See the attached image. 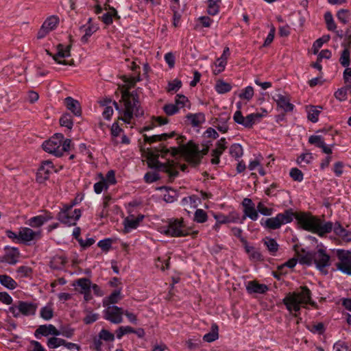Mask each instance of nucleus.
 <instances>
[{
    "instance_id": "f257e3e1",
    "label": "nucleus",
    "mask_w": 351,
    "mask_h": 351,
    "mask_svg": "<svg viewBox=\"0 0 351 351\" xmlns=\"http://www.w3.org/2000/svg\"><path fill=\"white\" fill-rule=\"evenodd\" d=\"M176 140L179 145L178 147H171L170 149H168L162 147L160 149L161 154L167 155L169 153L172 156L181 154L189 163L195 166L200 163L203 156L208 152V147H206L200 150L198 145L191 141L186 145H182V143L184 140V136H179Z\"/></svg>"
},
{
    "instance_id": "f03ea898",
    "label": "nucleus",
    "mask_w": 351,
    "mask_h": 351,
    "mask_svg": "<svg viewBox=\"0 0 351 351\" xmlns=\"http://www.w3.org/2000/svg\"><path fill=\"white\" fill-rule=\"evenodd\" d=\"M119 102L120 105L114 101V105L121 116V119L126 123H130L134 117H138L144 113L136 90L132 92L124 90Z\"/></svg>"
},
{
    "instance_id": "7ed1b4c3",
    "label": "nucleus",
    "mask_w": 351,
    "mask_h": 351,
    "mask_svg": "<svg viewBox=\"0 0 351 351\" xmlns=\"http://www.w3.org/2000/svg\"><path fill=\"white\" fill-rule=\"evenodd\" d=\"M293 217L304 230L317 233L321 237L330 232L332 229L331 221H324L308 213H294Z\"/></svg>"
},
{
    "instance_id": "20e7f679",
    "label": "nucleus",
    "mask_w": 351,
    "mask_h": 351,
    "mask_svg": "<svg viewBox=\"0 0 351 351\" xmlns=\"http://www.w3.org/2000/svg\"><path fill=\"white\" fill-rule=\"evenodd\" d=\"M283 303L290 312H298L302 306L306 304L317 308V304L311 300V291L306 286L300 287L298 291L289 293L283 299Z\"/></svg>"
},
{
    "instance_id": "39448f33",
    "label": "nucleus",
    "mask_w": 351,
    "mask_h": 351,
    "mask_svg": "<svg viewBox=\"0 0 351 351\" xmlns=\"http://www.w3.org/2000/svg\"><path fill=\"white\" fill-rule=\"evenodd\" d=\"M294 213L292 209H288L285 212L278 213L276 217H271L261 221V225L269 230H276L282 225L289 223L293 219Z\"/></svg>"
},
{
    "instance_id": "423d86ee",
    "label": "nucleus",
    "mask_w": 351,
    "mask_h": 351,
    "mask_svg": "<svg viewBox=\"0 0 351 351\" xmlns=\"http://www.w3.org/2000/svg\"><path fill=\"white\" fill-rule=\"evenodd\" d=\"M74 204L64 205L58 214V219L67 226H74L80 218L82 213L80 209L73 210Z\"/></svg>"
},
{
    "instance_id": "0eeeda50",
    "label": "nucleus",
    "mask_w": 351,
    "mask_h": 351,
    "mask_svg": "<svg viewBox=\"0 0 351 351\" xmlns=\"http://www.w3.org/2000/svg\"><path fill=\"white\" fill-rule=\"evenodd\" d=\"M313 263L316 267L323 274H327L326 267L330 265V256L326 253V249L322 244L317 245V250L313 252Z\"/></svg>"
},
{
    "instance_id": "6e6552de",
    "label": "nucleus",
    "mask_w": 351,
    "mask_h": 351,
    "mask_svg": "<svg viewBox=\"0 0 351 351\" xmlns=\"http://www.w3.org/2000/svg\"><path fill=\"white\" fill-rule=\"evenodd\" d=\"M36 308L37 305L33 302L19 301L9 308V313L14 317H19L21 315L29 316L35 315Z\"/></svg>"
},
{
    "instance_id": "1a4fd4ad",
    "label": "nucleus",
    "mask_w": 351,
    "mask_h": 351,
    "mask_svg": "<svg viewBox=\"0 0 351 351\" xmlns=\"http://www.w3.org/2000/svg\"><path fill=\"white\" fill-rule=\"evenodd\" d=\"M338 263L337 269L344 274L351 276V251L338 249L336 251Z\"/></svg>"
},
{
    "instance_id": "9d476101",
    "label": "nucleus",
    "mask_w": 351,
    "mask_h": 351,
    "mask_svg": "<svg viewBox=\"0 0 351 351\" xmlns=\"http://www.w3.org/2000/svg\"><path fill=\"white\" fill-rule=\"evenodd\" d=\"M64 139V135L60 133L55 134L48 141H45L42 147L43 149L51 154H53L57 157L62 156V152H60V147Z\"/></svg>"
},
{
    "instance_id": "9b49d317",
    "label": "nucleus",
    "mask_w": 351,
    "mask_h": 351,
    "mask_svg": "<svg viewBox=\"0 0 351 351\" xmlns=\"http://www.w3.org/2000/svg\"><path fill=\"white\" fill-rule=\"evenodd\" d=\"M263 117L260 113H252L246 117H243L240 110L236 111L233 116L234 121L240 125H242L245 128H250L257 122L261 121V119Z\"/></svg>"
},
{
    "instance_id": "f8f14e48",
    "label": "nucleus",
    "mask_w": 351,
    "mask_h": 351,
    "mask_svg": "<svg viewBox=\"0 0 351 351\" xmlns=\"http://www.w3.org/2000/svg\"><path fill=\"white\" fill-rule=\"evenodd\" d=\"M147 165L149 167L152 169L167 173L171 178L176 177L178 173V172L174 169L173 165L169 162H160L157 158L154 156L148 158Z\"/></svg>"
},
{
    "instance_id": "ddd939ff",
    "label": "nucleus",
    "mask_w": 351,
    "mask_h": 351,
    "mask_svg": "<svg viewBox=\"0 0 351 351\" xmlns=\"http://www.w3.org/2000/svg\"><path fill=\"white\" fill-rule=\"evenodd\" d=\"M165 234L171 237H180L186 236L189 233L184 228L182 219H174L169 223Z\"/></svg>"
},
{
    "instance_id": "4468645a",
    "label": "nucleus",
    "mask_w": 351,
    "mask_h": 351,
    "mask_svg": "<svg viewBox=\"0 0 351 351\" xmlns=\"http://www.w3.org/2000/svg\"><path fill=\"white\" fill-rule=\"evenodd\" d=\"M104 311V318L113 324H120L123 322V311L117 306H109Z\"/></svg>"
},
{
    "instance_id": "2eb2a0df",
    "label": "nucleus",
    "mask_w": 351,
    "mask_h": 351,
    "mask_svg": "<svg viewBox=\"0 0 351 351\" xmlns=\"http://www.w3.org/2000/svg\"><path fill=\"white\" fill-rule=\"evenodd\" d=\"M5 252L1 258V263H6L10 265H15L18 263L20 252L17 247L6 246L4 248Z\"/></svg>"
},
{
    "instance_id": "dca6fc26",
    "label": "nucleus",
    "mask_w": 351,
    "mask_h": 351,
    "mask_svg": "<svg viewBox=\"0 0 351 351\" xmlns=\"http://www.w3.org/2000/svg\"><path fill=\"white\" fill-rule=\"evenodd\" d=\"M41 232L34 231L29 228L22 227L19 229V240L23 243H27L33 240L38 239L40 238Z\"/></svg>"
},
{
    "instance_id": "f3484780",
    "label": "nucleus",
    "mask_w": 351,
    "mask_h": 351,
    "mask_svg": "<svg viewBox=\"0 0 351 351\" xmlns=\"http://www.w3.org/2000/svg\"><path fill=\"white\" fill-rule=\"evenodd\" d=\"M53 170V165L50 160H45L42 162V165L38 169L36 179L38 182H42L47 180L49 175Z\"/></svg>"
},
{
    "instance_id": "a211bd4d",
    "label": "nucleus",
    "mask_w": 351,
    "mask_h": 351,
    "mask_svg": "<svg viewBox=\"0 0 351 351\" xmlns=\"http://www.w3.org/2000/svg\"><path fill=\"white\" fill-rule=\"evenodd\" d=\"M299 263L302 265H311L313 261V252L306 251L304 248H300L298 245L294 246Z\"/></svg>"
},
{
    "instance_id": "6ab92c4d",
    "label": "nucleus",
    "mask_w": 351,
    "mask_h": 351,
    "mask_svg": "<svg viewBox=\"0 0 351 351\" xmlns=\"http://www.w3.org/2000/svg\"><path fill=\"white\" fill-rule=\"evenodd\" d=\"M34 335L36 338H38L39 335L44 337L49 335L59 336L60 330L52 324L40 325L36 330Z\"/></svg>"
},
{
    "instance_id": "aec40b11",
    "label": "nucleus",
    "mask_w": 351,
    "mask_h": 351,
    "mask_svg": "<svg viewBox=\"0 0 351 351\" xmlns=\"http://www.w3.org/2000/svg\"><path fill=\"white\" fill-rule=\"evenodd\" d=\"M71 46L68 45L65 47L62 44H59L57 47V53L53 56V59L60 64L66 65L68 64L67 61L61 60L60 58H65L71 56L70 53Z\"/></svg>"
},
{
    "instance_id": "412c9836",
    "label": "nucleus",
    "mask_w": 351,
    "mask_h": 351,
    "mask_svg": "<svg viewBox=\"0 0 351 351\" xmlns=\"http://www.w3.org/2000/svg\"><path fill=\"white\" fill-rule=\"evenodd\" d=\"M53 219V216L50 213L45 212L43 215H37L30 218L27 224L32 228H39L45 223Z\"/></svg>"
},
{
    "instance_id": "4be33fe9",
    "label": "nucleus",
    "mask_w": 351,
    "mask_h": 351,
    "mask_svg": "<svg viewBox=\"0 0 351 351\" xmlns=\"http://www.w3.org/2000/svg\"><path fill=\"white\" fill-rule=\"evenodd\" d=\"M227 148V142L225 138H221L216 143V148L213 150L212 156L213 158L211 162L213 165H217L219 163V157L223 154V151Z\"/></svg>"
},
{
    "instance_id": "5701e85b",
    "label": "nucleus",
    "mask_w": 351,
    "mask_h": 351,
    "mask_svg": "<svg viewBox=\"0 0 351 351\" xmlns=\"http://www.w3.org/2000/svg\"><path fill=\"white\" fill-rule=\"evenodd\" d=\"M308 143L321 148L322 152L326 154H332L331 148L326 145L324 138L320 135H311L308 138Z\"/></svg>"
},
{
    "instance_id": "b1692460",
    "label": "nucleus",
    "mask_w": 351,
    "mask_h": 351,
    "mask_svg": "<svg viewBox=\"0 0 351 351\" xmlns=\"http://www.w3.org/2000/svg\"><path fill=\"white\" fill-rule=\"evenodd\" d=\"M274 99L278 106L282 109L284 112H288L293 110L294 106L290 103V99L287 96L278 94Z\"/></svg>"
},
{
    "instance_id": "393cba45",
    "label": "nucleus",
    "mask_w": 351,
    "mask_h": 351,
    "mask_svg": "<svg viewBox=\"0 0 351 351\" xmlns=\"http://www.w3.org/2000/svg\"><path fill=\"white\" fill-rule=\"evenodd\" d=\"M64 104L66 108L70 110L75 116L80 117L82 114V109L79 101L71 97L64 99Z\"/></svg>"
},
{
    "instance_id": "a878e982",
    "label": "nucleus",
    "mask_w": 351,
    "mask_h": 351,
    "mask_svg": "<svg viewBox=\"0 0 351 351\" xmlns=\"http://www.w3.org/2000/svg\"><path fill=\"white\" fill-rule=\"evenodd\" d=\"M247 291L252 293H265L267 291L268 287L264 284H259L256 281H249L246 285Z\"/></svg>"
},
{
    "instance_id": "bb28decb",
    "label": "nucleus",
    "mask_w": 351,
    "mask_h": 351,
    "mask_svg": "<svg viewBox=\"0 0 351 351\" xmlns=\"http://www.w3.org/2000/svg\"><path fill=\"white\" fill-rule=\"evenodd\" d=\"M144 216L142 215L134 217L133 215L126 217L123 221L124 228L125 232H129L132 229H135L139 225V223L143 219Z\"/></svg>"
},
{
    "instance_id": "cd10ccee",
    "label": "nucleus",
    "mask_w": 351,
    "mask_h": 351,
    "mask_svg": "<svg viewBox=\"0 0 351 351\" xmlns=\"http://www.w3.org/2000/svg\"><path fill=\"white\" fill-rule=\"evenodd\" d=\"M262 242L267 247V250L271 255L275 256L279 248V245L274 239L266 237L262 239Z\"/></svg>"
},
{
    "instance_id": "c85d7f7f",
    "label": "nucleus",
    "mask_w": 351,
    "mask_h": 351,
    "mask_svg": "<svg viewBox=\"0 0 351 351\" xmlns=\"http://www.w3.org/2000/svg\"><path fill=\"white\" fill-rule=\"evenodd\" d=\"M176 134L175 132H172L169 134L164 133L162 134L153 135L151 136L144 134L143 138L145 142L148 143H152L157 141H165L167 139V138H172L174 136H176Z\"/></svg>"
},
{
    "instance_id": "c756f323",
    "label": "nucleus",
    "mask_w": 351,
    "mask_h": 351,
    "mask_svg": "<svg viewBox=\"0 0 351 351\" xmlns=\"http://www.w3.org/2000/svg\"><path fill=\"white\" fill-rule=\"evenodd\" d=\"M321 109H322V107L319 106H311L307 107L306 111L308 119L313 123L317 122L319 116L321 113Z\"/></svg>"
},
{
    "instance_id": "7c9ffc66",
    "label": "nucleus",
    "mask_w": 351,
    "mask_h": 351,
    "mask_svg": "<svg viewBox=\"0 0 351 351\" xmlns=\"http://www.w3.org/2000/svg\"><path fill=\"white\" fill-rule=\"evenodd\" d=\"M187 120H189L191 123V124L193 127H198L202 123H204L205 119V115L204 113L199 112L195 114H188L186 116Z\"/></svg>"
},
{
    "instance_id": "2f4dec72",
    "label": "nucleus",
    "mask_w": 351,
    "mask_h": 351,
    "mask_svg": "<svg viewBox=\"0 0 351 351\" xmlns=\"http://www.w3.org/2000/svg\"><path fill=\"white\" fill-rule=\"evenodd\" d=\"M0 284L10 290L16 289L18 286L17 282L12 278L6 274L0 275Z\"/></svg>"
},
{
    "instance_id": "473e14b6",
    "label": "nucleus",
    "mask_w": 351,
    "mask_h": 351,
    "mask_svg": "<svg viewBox=\"0 0 351 351\" xmlns=\"http://www.w3.org/2000/svg\"><path fill=\"white\" fill-rule=\"evenodd\" d=\"M121 299V290H114L108 297L103 300L104 306H109L110 304L117 303Z\"/></svg>"
},
{
    "instance_id": "72a5a7b5",
    "label": "nucleus",
    "mask_w": 351,
    "mask_h": 351,
    "mask_svg": "<svg viewBox=\"0 0 351 351\" xmlns=\"http://www.w3.org/2000/svg\"><path fill=\"white\" fill-rule=\"evenodd\" d=\"M219 328L216 324L211 326V330L209 332L203 336V340L206 342H213L219 338Z\"/></svg>"
},
{
    "instance_id": "f704fd0d",
    "label": "nucleus",
    "mask_w": 351,
    "mask_h": 351,
    "mask_svg": "<svg viewBox=\"0 0 351 351\" xmlns=\"http://www.w3.org/2000/svg\"><path fill=\"white\" fill-rule=\"evenodd\" d=\"M113 16L115 18H117V19L120 18L117 14V10L114 8L110 7L109 12H108L102 15L101 20L106 25H109L112 24L113 22V20H112Z\"/></svg>"
},
{
    "instance_id": "c9c22d12",
    "label": "nucleus",
    "mask_w": 351,
    "mask_h": 351,
    "mask_svg": "<svg viewBox=\"0 0 351 351\" xmlns=\"http://www.w3.org/2000/svg\"><path fill=\"white\" fill-rule=\"evenodd\" d=\"M221 1V0H208V14L212 16L217 15L219 12Z\"/></svg>"
},
{
    "instance_id": "e433bc0d",
    "label": "nucleus",
    "mask_w": 351,
    "mask_h": 351,
    "mask_svg": "<svg viewBox=\"0 0 351 351\" xmlns=\"http://www.w3.org/2000/svg\"><path fill=\"white\" fill-rule=\"evenodd\" d=\"M66 263V258L63 256H55L50 261V266L55 269H61Z\"/></svg>"
},
{
    "instance_id": "4c0bfd02",
    "label": "nucleus",
    "mask_w": 351,
    "mask_h": 351,
    "mask_svg": "<svg viewBox=\"0 0 351 351\" xmlns=\"http://www.w3.org/2000/svg\"><path fill=\"white\" fill-rule=\"evenodd\" d=\"M57 336L50 337L47 340V345L49 348L54 349L61 346H64L66 343V341L63 339L58 338Z\"/></svg>"
},
{
    "instance_id": "58836bf2",
    "label": "nucleus",
    "mask_w": 351,
    "mask_h": 351,
    "mask_svg": "<svg viewBox=\"0 0 351 351\" xmlns=\"http://www.w3.org/2000/svg\"><path fill=\"white\" fill-rule=\"evenodd\" d=\"M58 23V18L55 16H51L47 19L42 25H43V27H45V29H47L49 32H51L57 26Z\"/></svg>"
},
{
    "instance_id": "ea45409f",
    "label": "nucleus",
    "mask_w": 351,
    "mask_h": 351,
    "mask_svg": "<svg viewBox=\"0 0 351 351\" xmlns=\"http://www.w3.org/2000/svg\"><path fill=\"white\" fill-rule=\"evenodd\" d=\"M229 153L235 159H238L243 156V151L240 144L234 143L230 146Z\"/></svg>"
},
{
    "instance_id": "a19ab883",
    "label": "nucleus",
    "mask_w": 351,
    "mask_h": 351,
    "mask_svg": "<svg viewBox=\"0 0 351 351\" xmlns=\"http://www.w3.org/2000/svg\"><path fill=\"white\" fill-rule=\"evenodd\" d=\"M76 284L81 288V293L90 291L91 289V281L86 278H80L77 280Z\"/></svg>"
},
{
    "instance_id": "79ce46f5",
    "label": "nucleus",
    "mask_w": 351,
    "mask_h": 351,
    "mask_svg": "<svg viewBox=\"0 0 351 351\" xmlns=\"http://www.w3.org/2000/svg\"><path fill=\"white\" fill-rule=\"evenodd\" d=\"M343 48H344V49L342 51V52L341 53V56L339 58V62L341 64V66H343V67H348V66L350 64V48H346V47H343Z\"/></svg>"
},
{
    "instance_id": "37998d69",
    "label": "nucleus",
    "mask_w": 351,
    "mask_h": 351,
    "mask_svg": "<svg viewBox=\"0 0 351 351\" xmlns=\"http://www.w3.org/2000/svg\"><path fill=\"white\" fill-rule=\"evenodd\" d=\"M232 88L231 85L229 83L223 81H219L215 85V90L219 94H224L230 91Z\"/></svg>"
},
{
    "instance_id": "c03bdc74",
    "label": "nucleus",
    "mask_w": 351,
    "mask_h": 351,
    "mask_svg": "<svg viewBox=\"0 0 351 351\" xmlns=\"http://www.w3.org/2000/svg\"><path fill=\"white\" fill-rule=\"evenodd\" d=\"M60 124L61 126L66 127L71 130L73 125L71 114L69 113L64 114L60 119Z\"/></svg>"
},
{
    "instance_id": "a18cd8bd",
    "label": "nucleus",
    "mask_w": 351,
    "mask_h": 351,
    "mask_svg": "<svg viewBox=\"0 0 351 351\" xmlns=\"http://www.w3.org/2000/svg\"><path fill=\"white\" fill-rule=\"evenodd\" d=\"M324 20L326 24V27L329 31H335L336 29V23L334 21L332 15L330 12H327L324 14Z\"/></svg>"
},
{
    "instance_id": "49530a36",
    "label": "nucleus",
    "mask_w": 351,
    "mask_h": 351,
    "mask_svg": "<svg viewBox=\"0 0 351 351\" xmlns=\"http://www.w3.org/2000/svg\"><path fill=\"white\" fill-rule=\"evenodd\" d=\"M228 118L221 117L219 119H216L215 121V126L217 128V130L223 133L226 132L228 130V126L227 125Z\"/></svg>"
},
{
    "instance_id": "de8ad7c7",
    "label": "nucleus",
    "mask_w": 351,
    "mask_h": 351,
    "mask_svg": "<svg viewBox=\"0 0 351 351\" xmlns=\"http://www.w3.org/2000/svg\"><path fill=\"white\" fill-rule=\"evenodd\" d=\"M101 180H100L98 182H96L93 186L94 191L97 194H100L104 190H107L108 188V184L106 182V180L101 175Z\"/></svg>"
},
{
    "instance_id": "09e8293b",
    "label": "nucleus",
    "mask_w": 351,
    "mask_h": 351,
    "mask_svg": "<svg viewBox=\"0 0 351 351\" xmlns=\"http://www.w3.org/2000/svg\"><path fill=\"white\" fill-rule=\"evenodd\" d=\"M330 38V35H324L322 37L318 38L313 43V47L314 48V53H317L319 48H321L324 43L329 41Z\"/></svg>"
},
{
    "instance_id": "8fccbe9b",
    "label": "nucleus",
    "mask_w": 351,
    "mask_h": 351,
    "mask_svg": "<svg viewBox=\"0 0 351 351\" xmlns=\"http://www.w3.org/2000/svg\"><path fill=\"white\" fill-rule=\"evenodd\" d=\"M226 64H227L226 57L219 58L217 60V62L215 63L216 69L213 71L215 75H217V74L220 73L221 72H222L224 70Z\"/></svg>"
},
{
    "instance_id": "3c124183",
    "label": "nucleus",
    "mask_w": 351,
    "mask_h": 351,
    "mask_svg": "<svg viewBox=\"0 0 351 351\" xmlns=\"http://www.w3.org/2000/svg\"><path fill=\"white\" fill-rule=\"evenodd\" d=\"M241 99H246L250 101L254 96V88L251 86H248L245 88L242 92L239 94Z\"/></svg>"
},
{
    "instance_id": "603ef678",
    "label": "nucleus",
    "mask_w": 351,
    "mask_h": 351,
    "mask_svg": "<svg viewBox=\"0 0 351 351\" xmlns=\"http://www.w3.org/2000/svg\"><path fill=\"white\" fill-rule=\"evenodd\" d=\"M208 215L202 209H197L195 215L194 220L197 223H204L206 221Z\"/></svg>"
},
{
    "instance_id": "864d4df0",
    "label": "nucleus",
    "mask_w": 351,
    "mask_h": 351,
    "mask_svg": "<svg viewBox=\"0 0 351 351\" xmlns=\"http://www.w3.org/2000/svg\"><path fill=\"white\" fill-rule=\"evenodd\" d=\"M40 314L45 320H49L53 316V311L50 306H44L40 309Z\"/></svg>"
},
{
    "instance_id": "5fc2aeb1",
    "label": "nucleus",
    "mask_w": 351,
    "mask_h": 351,
    "mask_svg": "<svg viewBox=\"0 0 351 351\" xmlns=\"http://www.w3.org/2000/svg\"><path fill=\"white\" fill-rule=\"evenodd\" d=\"M350 16V13L349 10L344 9L338 11L337 14L338 20L343 24H347L348 23V19Z\"/></svg>"
},
{
    "instance_id": "6e6d98bb",
    "label": "nucleus",
    "mask_w": 351,
    "mask_h": 351,
    "mask_svg": "<svg viewBox=\"0 0 351 351\" xmlns=\"http://www.w3.org/2000/svg\"><path fill=\"white\" fill-rule=\"evenodd\" d=\"M243 212L245 214L244 218H245V217H247L253 221H256L258 219V211L255 208V206L247 208V209H243Z\"/></svg>"
},
{
    "instance_id": "4d7b16f0",
    "label": "nucleus",
    "mask_w": 351,
    "mask_h": 351,
    "mask_svg": "<svg viewBox=\"0 0 351 351\" xmlns=\"http://www.w3.org/2000/svg\"><path fill=\"white\" fill-rule=\"evenodd\" d=\"M343 41L341 43L343 47L350 48L351 47V27L346 29L343 37Z\"/></svg>"
},
{
    "instance_id": "13d9d810",
    "label": "nucleus",
    "mask_w": 351,
    "mask_h": 351,
    "mask_svg": "<svg viewBox=\"0 0 351 351\" xmlns=\"http://www.w3.org/2000/svg\"><path fill=\"white\" fill-rule=\"evenodd\" d=\"M99 337L100 339L106 341H113L114 340V334L106 329L101 330L99 333Z\"/></svg>"
},
{
    "instance_id": "bf43d9fd",
    "label": "nucleus",
    "mask_w": 351,
    "mask_h": 351,
    "mask_svg": "<svg viewBox=\"0 0 351 351\" xmlns=\"http://www.w3.org/2000/svg\"><path fill=\"white\" fill-rule=\"evenodd\" d=\"M290 176L295 181L301 182L303 180V173L298 168H292L289 173Z\"/></svg>"
},
{
    "instance_id": "052dcab7",
    "label": "nucleus",
    "mask_w": 351,
    "mask_h": 351,
    "mask_svg": "<svg viewBox=\"0 0 351 351\" xmlns=\"http://www.w3.org/2000/svg\"><path fill=\"white\" fill-rule=\"evenodd\" d=\"M349 90V88H347V85L345 87L339 88L335 93V97L337 99L342 101H345L347 98V91Z\"/></svg>"
},
{
    "instance_id": "680f3d73",
    "label": "nucleus",
    "mask_w": 351,
    "mask_h": 351,
    "mask_svg": "<svg viewBox=\"0 0 351 351\" xmlns=\"http://www.w3.org/2000/svg\"><path fill=\"white\" fill-rule=\"evenodd\" d=\"M97 27L93 25H88L87 27H84V35L82 37L81 40L82 43H86L89 37L97 30Z\"/></svg>"
},
{
    "instance_id": "e2e57ef3",
    "label": "nucleus",
    "mask_w": 351,
    "mask_h": 351,
    "mask_svg": "<svg viewBox=\"0 0 351 351\" xmlns=\"http://www.w3.org/2000/svg\"><path fill=\"white\" fill-rule=\"evenodd\" d=\"M86 315L84 317L83 322L86 324H90L96 322L99 318V314L93 313L90 311H86Z\"/></svg>"
},
{
    "instance_id": "0e129e2a",
    "label": "nucleus",
    "mask_w": 351,
    "mask_h": 351,
    "mask_svg": "<svg viewBox=\"0 0 351 351\" xmlns=\"http://www.w3.org/2000/svg\"><path fill=\"white\" fill-rule=\"evenodd\" d=\"M132 332H134V329L131 326H121L116 332L117 337L120 339L124 335Z\"/></svg>"
},
{
    "instance_id": "69168bd1",
    "label": "nucleus",
    "mask_w": 351,
    "mask_h": 351,
    "mask_svg": "<svg viewBox=\"0 0 351 351\" xmlns=\"http://www.w3.org/2000/svg\"><path fill=\"white\" fill-rule=\"evenodd\" d=\"M163 110L167 115L171 116L178 112L179 108L176 104H166L163 106Z\"/></svg>"
},
{
    "instance_id": "338daca9",
    "label": "nucleus",
    "mask_w": 351,
    "mask_h": 351,
    "mask_svg": "<svg viewBox=\"0 0 351 351\" xmlns=\"http://www.w3.org/2000/svg\"><path fill=\"white\" fill-rule=\"evenodd\" d=\"M182 86V82L178 79H175L168 84L167 90L169 92H177Z\"/></svg>"
},
{
    "instance_id": "774afa93",
    "label": "nucleus",
    "mask_w": 351,
    "mask_h": 351,
    "mask_svg": "<svg viewBox=\"0 0 351 351\" xmlns=\"http://www.w3.org/2000/svg\"><path fill=\"white\" fill-rule=\"evenodd\" d=\"M112 241L110 239H105L98 242L97 245L104 252H108L111 248Z\"/></svg>"
}]
</instances>
